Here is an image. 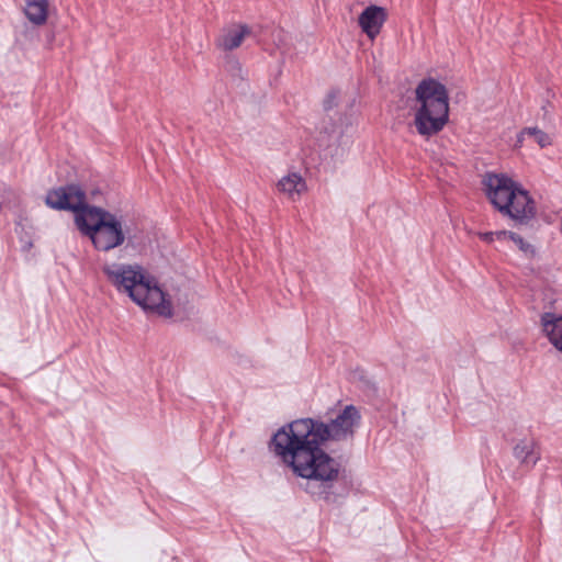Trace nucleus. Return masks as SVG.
Masks as SVG:
<instances>
[{
  "instance_id": "obj_1",
  "label": "nucleus",
  "mask_w": 562,
  "mask_h": 562,
  "mask_svg": "<svg viewBox=\"0 0 562 562\" xmlns=\"http://www.w3.org/2000/svg\"><path fill=\"white\" fill-rule=\"evenodd\" d=\"M102 271L119 293L127 295L144 311L164 317L172 316L175 303L187 302L191 292V284L187 278H169L160 285L142 265L136 262L109 261L103 265Z\"/></svg>"
},
{
  "instance_id": "obj_2",
  "label": "nucleus",
  "mask_w": 562,
  "mask_h": 562,
  "mask_svg": "<svg viewBox=\"0 0 562 562\" xmlns=\"http://www.w3.org/2000/svg\"><path fill=\"white\" fill-rule=\"evenodd\" d=\"M307 424L295 420L282 427L273 437L277 454L293 474L313 482H333L339 475V463L311 434Z\"/></svg>"
},
{
  "instance_id": "obj_3",
  "label": "nucleus",
  "mask_w": 562,
  "mask_h": 562,
  "mask_svg": "<svg viewBox=\"0 0 562 562\" xmlns=\"http://www.w3.org/2000/svg\"><path fill=\"white\" fill-rule=\"evenodd\" d=\"M76 226L100 252H110L121 247H136L143 237V232L133 221L95 205L77 215Z\"/></svg>"
},
{
  "instance_id": "obj_4",
  "label": "nucleus",
  "mask_w": 562,
  "mask_h": 562,
  "mask_svg": "<svg viewBox=\"0 0 562 562\" xmlns=\"http://www.w3.org/2000/svg\"><path fill=\"white\" fill-rule=\"evenodd\" d=\"M450 97L445 82L426 76L414 89L413 125L425 137L440 133L449 122Z\"/></svg>"
},
{
  "instance_id": "obj_5",
  "label": "nucleus",
  "mask_w": 562,
  "mask_h": 562,
  "mask_svg": "<svg viewBox=\"0 0 562 562\" xmlns=\"http://www.w3.org/2000/svg\"><path fill=\"white\" fill-rule=\"evenodd\" d=\"M482 190L493 207L515 223L527 224L537 214L529 191L507 173L486 172L482 178Z\"/></svg>"
},
{
  "instance_id": "obj_6",
  "label": "nucleus",
  "mask_w": 562,
  "mask_h": 562,
  "mask_svg": "<svg viewBox=\"0 0 562 562\" xmlns=\"http://www.w3.org/2000/svg\"><path fill=\"white\" fill-rule=\"evenodd\" d=\"M359 418L358 411L353 406H347L329 425L312 418H301L295 422L307 424L306 426L307 429L311 428V434L321 441L326 442L328 440L350 438L353 435Z\"/></svg>"
},
{
  "instance_id": "obj_7",
  "label": "nucleus",
  "mask_w": 562,
  "mask_h": 562,
  "mask_svg": "<svg viewBox=\"0 0 562 562\" xmlns=\"http://www.w3.org/2000/svg\"><path fill=\"white\" fill-rule=\"evenodd\" d=\"M45 202L47 206L55 210L72 211L75 223L80 212L93 206L87 203L85 191L76 184L59 187L48 191Z\"/></svg>"
},
{
  "instance_id": "obj_8",
  "label": "nucleus",
  "mask_w": 562,
  "mask_h": 562,
  "mask_svg": "<svg viewBox=\"0 0 562 562\" xmlns=\"http://www.w3.org/2000/svg\"><path fill=\"white\" fill-rule=\"evenodd\" d=\"M389 18V11L386 8L370 4L362 10L358 15V25L366 36L374 41L381 33L385 22Z\"/></svg>"
},
{
  "instance_id": "obj_9",
  "label": "nucleus",
  "mask_w": 562,
  "mask_h": 562,
  "mask_svg": "<svg viewBox=\"0 0 562 562\" xmlns=\"http://www.w3.org/2000/svg\"><path fill=\"white\" fill-rule=\"evenodd\" d=\"M277 190L288 200L296 202L307 191V186L301 173L288 172L279 179Z\"/></svg>"
},
{
  "instance_id": "obj_10",
  "label": "nucleus",
  "mask_w": 562,
  "mask_h": 562,
  "mask_svg": "<svg viewBox=\"0 0 562 562\" xmlns=\"http://www.w3.org/2000/svg\"><path fill=\"white\" fill-rule=\"evenodd\" d=\"M250 35V27L246 24H233L223 30L216 41V46L223 52L238 48L244 40Z\"/></svg>"
},
{
  "instance_id": "obj_11",
  "label": "nucleus",
  "mask_w": 562,
  "mask_h": 562,
  "mask_svg": "<svg viewBox=\"0 0 562 562\" xmlns=\"http://www.w3.org/2000/svg\"><path fill=\"white\" fill-rule=\"evenodd\" d=\"M541 326L550 344L562 353V315L544 313L541 316Z\"/></svg>"
},
{
  "instance_id": "obj_12",
  "label": "nucleus",
  "mask_w": 562,
  "mask_h": 562,
  "mask_svg": "<svg viewBox=\"0 0 562 562\" xmlns=\"http://www.w3.org/2000/svg\"><path fill=\"white\" fill-rule=\"evenodd\" d=\"M514 457L522 464L535 465L539 459V448L532 438L520 439L513 449Z\"/></svg>"
},
{
  "instance_id": "obj_13",
  "label": "nucleus",
  "mask_w": 562,
  "mask_h": 562,
  "mask_svg": "<svg viewBox=\"0 0 562 562\" xmlns=\"http://www.w3.org/2000/svg\"><path fill=\"white\" fill-rule=\"evenodd\" d=\"M24 14L33 25H44L49 14L48 0H27L24 7Z\"/></svg>"
},
{
  "instance_id": "obj_14",
  "label": "nucleus",
  "mask_w": 562,
  "mask_h": 562,
  "mask_svg": "<svg viewBox=\"0 0 562 562\" xmlns=\"http://www.w3.org/2000/svg\"><path fill=\"white\" fill-rule=\"evenodd\" d=\"M525 136L532 137L540 148H548L554 144V134L537 126L526 127L517 135V143L522 144Z\"/></svg>"
},
{
  "instance_id": "obj_15",
  "label": "nucleus",
  "mask_w": 562,
  "mask_h": 562,
  "mask_svg": "<svg viewBox=\"0 0 562 562\" xmlns=\"http://www.w3.org/2000/svg\"><path fill=\"white\" fill-rule=\"evenodd\" d=\"M508 241H512L526 257L533 258L538 255L537 246L532 243V240L515 232H510V237Z\"/></svg>"
},
{
  "instance_id": "obj_16",
  "label": "nucleus",
  "mask_w": 562,
  "mask_h": 562,
  "mask_svg": "<svg viewBox=\"0 0 562 562\" xmlns=\"http://www.w3.org/2000/svg\"><path fill=\"white\" fill-rule=\"evenodd\" d=\"M539 277L549 285H562V270L554 265H546L539 269Z\"/></svg>"
},
{
  "instance_id": "obj_17",
  "label": "nucleus",
  "mask_w": 562,
  "mask_h": 562,
  "mask_svg": "<svg viewBox=\"0 0 562 562\" xmlns=\"http://www.w3.org/2000/svg\"><path fill=\"white\" fill-rule=\"evenodd\" d=\"M512 231H496V232H484L477 233V236L487 244L497 243L499 246L505 245L509 240Z\"/></svg>"
},
{
  "instance_id": "obj_18",
  "label": "nucleus",
  "mask_w": 562,
  "mask_h": 562,
  "mask_svg": "<svg viewBox=\"0 0 562 562\" xmlns=\"http://www.w3.org/2000/svg\"><path fill=\"white\" fill-rule=\"evenodd\" d=\"M348 127L349 125L348 124H345V128H338L336 126H333L330 128V131L328 132V135H329V138L335 142V143H339L341 142V139L344 138V136L347 134L348 132Z\"/></svg>"
},
{
  "instance_id": "obj_19",
  "label": "nucleus",
  "mask_w": 562,
  "mask_h": 562,
  "mask_svg": "<svg viewBox=\"0 0 562 562\" xmlns=\"http://www.w3.org/2000/svg\"><path fill=\"white\" fill-rule=\"evenodd\" d=\"M560 233L562 234V215H561V221H560Z\"/></svg>"
}]
</instances>
